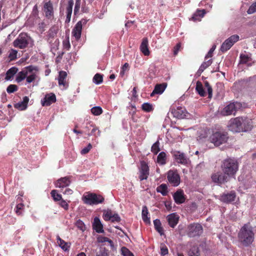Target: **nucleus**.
Returning <instances> with one entry per match:
<instances>
[{
    "mask_svg": "<svg viewBox=\"0 0 256 256\" xmlns=\"http://www.w3.org/2000/svg\"><path fill=\"white\" fill-rule=\"evenodd\" d=\"M254 236L252 228L250 223L244 224L238 234L239 241L245 246H248L252 243Z\"/></svg>",
    "mask_w": 256,
    "mask_h": 256,
    "instance_id": "nucleus-1",
    "label": "nucleus"
},
{
    "mask_svg": "<svg viewBox=\"0 0 256 256\" xmlns=\"http://www.w3.org/2000/svg\"><path fill=\"white\" fill-rule=\"evenodd\" d=\"M220 168L224 173L232 178L238 170V163L234 158H228L222 161Z\"/></svg>",
    "mask_w": 256,
    "mask_h": 256,
    "instance_id": "nucleus-2",
    "label": "nucleus"
},
{
    "mask_svg": "<svg viewBox=\"0 0 256 256\" xmlns=\"http://www.w3.org/2000/svg\"><path fill=\"white\" fill-rule=\"evenodd\" d=\"M82 200L84 204L92 206L102 203L104 198L102 195L88 192L83 195Z\"/></svg>",
    "mask_w": 256,
    "mask_h": 256,
    "instance_id": "nucleus-3",
    "label": "nucleus"
},
{
    "mask_svg": "<svg viewBox=\"0 0 256 256\" xmlns=\"http://www.w3.org/2000/svg\"><path fill=\"white\" fill-rule=\"evenodd\" d=\"M30 38L26 33L20 34L13 42V46L16 48L24 49L28 47Z\"/></svg>",
    "mask_w": 256,
    "mask_h": 256,
    "instance_id": "nucleus-4",
    "label": "nucleus"
},
{
    "mask_svg": "<svg viewBox=\"0 0 256 256\" xmlns=\"http://www.w3.org/2000/svg\"><path fill=\"white\" fill-rule=\"evenodd\" d=\"M228 136L226 134L216 132L210 136V140L215 146H219L226 142Z\"/></svg>",
    "mask_w": 256,
    "mask_h": 256,
    "instance_id": "nucleus-5",
    "label": "nucleus"
},
{
    "mask_svg": "<svg viewBox=\"0 0 256 256\" xmlns=\"http://www.w3.org/2000/svg\"><path fill=\"white\" fill-rule=\"evenodd\" d=\"M202 232V225L199 224L193 223L188 226L186 234L190 238L200 236Z\"/></svg>",
    "mask_w": 256,
    "mask_h": 256,
    "instance_id": "nucleus-6",
    "label": "nucleus"
},
{
    "mask_svg": "<svg viewBox=\"0 0 256 256\" xmlns=\"http://www.w3.org/2000/svg\"><path fill=\"white\" fill-rule=\"evenodd\" d=\"M242 106V104L240 102H231L223 108L222 114L224 116L235 115L236 111L240 110Z\"/></svg>",
    "mask_w": 256,
    "mask_h": 256,
    "instance_id": "nucleus-7",
    "label": "nucleus"
},
{
    "mask_svg": "<svg viewBox=\"0 0 256 256\" xmlns=\"http://www.w3.org/2000/svg\"><path fill=\"white\" fill-rule=\"evenodd\" d=\"M38 68L36 66L30 65L26 66L24 69L18 74L16 80L17 82L19 83L26 78V77L28 74H30L34 71L38 72Z\"/></svg>",
    "mask_w": 256,
    "mask_h": 256,
    "instance_id": "nucleus-8",
    "label": "nucleus"
},
{
    "mask_svg": "<svg viewBox=\"0 0 256 256\" xmlns=\"http://www.w3.org/2000/svg\"><path fill=\"white\" fill-rule=\"evenodd\" d=\"M240 37L237 34H234L224 40L222 44L220 50L222 52H224L229 50L232 46L239 40Z\"/></svg>",
    "mask_w": 256,
    "mask_h": 256,
    "instance_id": "nucleus-9",
    "label": "nucleus"
},
{
    "mask_svg": "<svg viewBox=\"0 0 256 256\" xmlns=\"http://www.w3.org/2000/svg\"><path fill=\"white\" fill-rule=\"evenodd\" d=\"M211 178L214 183L221 185L227 182L229 180L230 177L224 172H217L212 174Z\"/></svg>",
    "mask_w": 256,
    "mask_h": 256,
    "instance_id": "nucleus-10",
    "label": "nucleus"
},
{
    "mask_svg": "<svg viewBox=\"0 0 256 256\" xmlns=\"http://www.w3.org/2000/svg\"><path fill=\"white\" fill-rule=\"evenodd\" d=\"M242 118L238 117L230 120L228 125L229 130L236 132H242Z\"/></svg>",
    "mask_w": 256,
    "mask_h": 256,
    "instance_id": "nucleus-11",
    "label": "nucleus"
},
{
    "mask_svg": "<svg viewBox=\"0 0 256 256\" xmlns=\"http://www.w3.org/2000/svg\"><path fill=\"white\" fill-rule=\"evenodd\" d=\"M174 160L178 164L186 165L188 162V158L186 154L178 150H172L171 152Z\"/></svg>",
    "mask_w": 256,
    "mask_h": 256,
    "instance_id": "nucleus-12",
    "label": "nucleus"
},
{
    "mask_svg": "<svg viewBox=\"0 0 256 256\" xmlns=\"http://www.w3.org/2000/svg\"><path fill=\"white\" fill-rule=\"evenodd\" d=\"M167 178L170 184L174 186H177L180 184V176L176 170H170L168 172Z\"/></svg>",
    "mask_w": 256,
    "mask_h": 256,
    "instance_id": "nucleus-13",
    "label": "nucleus"
},
{
    "mask_svg": "<svg viewBox=\"0 0 256 256\" xmlns=\"http://www.w3.org/2000/svg\"><path fill=\"white\" fill-rule=\"evenodd\" d=\"M139 168L140 175L138 178L140 181L147 180L150 174V168L148 164L144 160L140 162Z\"/></svg>",
    "mask_w": 256,
    "mask_h": 256,
    "instance_id": "nucleus-14",
    "label": "nucleus"
},
{
    "mask_svg": "<svg viewBox=\"0 0 256 256\" xmlns=\"http://www.w3.org/2000/svg\"><path fill=\"white\" fill-rule=\"evenodd\" d=\"M103 218L106 221L110 220L112 222H118L121 218L118 214L110 210H104L102 215Z\"/></svg>",
    "mask_w": 256,
    "mask_h": 256,
    "instance_id": "nucleus-15",
    "label": "nucleus"
},
{
    "mask_svg": "<svg viewBox=\"0 0 256 256\" xmlns=\"http://www.w3.org/2000/svg\"><path fill=\"white\" fill-rule=\"evenodd\" d=\"M236 196V192L234 190L229 192H224L220 196V200L224 203H231L235 200Z\"/></svg>",
    "mask_w": 256,
    "mask_h": 256,
    "instance_id": "nucleus-16",
    "label": "nucleus"
},
{
    "mask_svg": "<svg viewBox=\"0 0 256 256\" xmlns=\"http://www.w3.org/2000/svg\"><path fill=\"white\" fill-rule=\"evenodd\" d=\"M86 22V20H83L79 21L76 23L72 30V35L77 41L80 40L81 36L82 23L84 24Z\"/></svg>",
    "mask_w": 256,
    "mask_h": 256,
    "instance_id": "nucleus-17",
    "label": "nucleus"
},
{
    "mask_svg": "<svg viewBox=\"0 0 256 256\" xmlns=\"http://www.w3.org/2000/svg\"><path fill=\"white\" fill-rule=\"evenodd\" d=\"M56 100V96L54 93H49L45 95L41 100V104L44 106H48L54 103Z\"/></svg>",
    "mask_w": 256,
    "mask_h": 256,
    "instance_id": "nucleus-18",
    "label": "nucleus"
},
{
    "mask_svg": "<svg viewBox=\"0 0 256 256\" xmlns=\"http://www.w3.org/2000/svg\"><path fill=\"white\" fill-rule=\"evenodd\" d=\"M171 113L174 117L178 118H184L187 116L188 114L185 108L182 106L172 108Z\"/></svg>",
    "mask_w": 256,
    "mask_h": 256,
    "instance_id": "nucleus-19",
    "label": "nucleus"
},
{
    "mask_svg": "<svg viewBox=\"0 0 256 256\" xmlns=\"http://www.w3.org/2000/svg\"><path fill=\"white\" fill-rule=\"evenodd\" d=\"M44 12L45 14V16L50 19L54 16V8L52 2L49 0L44 3Z\"/></svg>",
    "mask_w": 256,
    "mask_h": 256,
    "instance_id": "nucleus-20",
    "label": "nucleus"
},
{
    "mask_svg": "<svg viewBox=\"0 0 256 256\" xmlns=\"http://www.w3.org/2000/svg\"><path fill=\"white\" fill-rule=\"evenodd\" d=\"M70 184V177L65 176L57 180L55 184L56 187L63 188L68 186Z\"/></svg>",
    "mask_w": 256,
    "mask_h": 256,
    "instance_id": "nucleus-21",
    "label": "nucleus"
},
{
    "mask_svg": "<svg viewBox=\"0 0 256 256\" xmlns=\"http://www.w3.org/2000/svg\"><path fill=\"white\" fill-rule=\"evenodd\" d=\"M174 202L177 204H181L185 202L186 198L182 190H177L173 195Z\"/></svg>",
    "mask_w": 256,
    "mask_h": 256,
    "instance_id": "nucleus-22",
    "label": "nucleus"
},
{
    "mask_svg": "<svg viewBox=\"0 0 256 256\" xmlns=\"http://www.w3.org/2000/svg\"><path fill=\"white\" fill-rule=\"evenodd\" d=\"M148 41L147 38H144L140 46V50L146 56H148L150 54L148 50Z\"/></svg>",
    "mask_w": 256,
    "mask_h": 256,
    "instance_id": "nucleus-23",
    "label": "nucleus"
},
{
    "mask_svg": "<svg viewBox=\"0 0 256 256\" xmlns=\"http://www.w3.org/2000/svg\"><path fill=\"white\" fill-rule=\"evenodd\" d=\"M167 220L170 226L174 228L178 222L179 217L175 213H172L167 216Z\"/></svg>",
    "mask_w": 256,
    "mask_h": 256,
    "instance_id": "nucleus-24",
    "label": "nucleus"
},
{
    "mask_svg": "<svg viewBox=\"0 0 256 256\" xmlns=\"http://www.w3.org/2000/svg\"><path fill=\"white\" fill-rule=\"evenodd\" d=\"M92 228L98 233H102L104 232L103 226L100 218L98 217H96L94 218V222L92 223Z\"/></svg>",
    "mask_w": 256,
    "mask_h": 256,
    "instance_id": "nucleus-25",
    "label": "nucleus"
},
{
    "mask_svg": "<svg viewBox=\"0 0 256 256\" xmlns=\"http://www.w3.org/2000/svg\"><path fill=\"white\" fill-rule=\"evenodd\" d=\"M29 101V98L25 96L23 98L22 102H18L14 105V107L20 110H25L28 107V104Z\"/></svg>",
    "mask_w": 256,
    "mask_h": 256,
    "instance_id": "nucleus-26",
    "label": "nucleus"
},
{
    "mask_svg": "<svg viewBox=\"0 0 256 256\" xmlns=\"http://www.w3.org/2000/svg\"><path fill=\"white\" fill-rule=\"evenodd\" d=\"M84 129H91L90 132H88V136H100V131L98 130V128L95 126H93L90 124H86L85 126Z\"/></svg>",
    "mask_w": 256,
    "mask_h": 256,
    "instance_id": "nucleus-27",
    "label": "nucleus"
},
{
    "mask_svg": "<svg viewBox=\"0 0 256 256\" xmlns=\"http://www.w3.org/2000/svg\"><path fill=\"white\" fill-rule=\"evenodd\" d=\"M166 87V84L162 83L160 84H157L156 85L154 90L150 94L152 96L154 94H162Z\"/></svg>",
    "mask_w": 256,
    "mask_h": 256,
    "instance_id": "nucleus-28",
    "label": "nucleus"
},
{
    "mask_svg": "<svg viewBox=\"0 0 256 256\" xmlns=\"http://www.w3.org/2000/svg\"><path fill=\"white\" fill-rule=\"evenodd\" d=\"M74 5L73 0H68V4L66 8V22H69L70 20L71 16L72 11V7Z\"/></svg>",
    "mask_w": 256,
    "mask_h": 256,
    "instance_id": "nucleus-29",
    "label": "nucleus"
},
{
    "mask_svg": "<svg viewBox=\"0 0 256 256\" xmlns=\"http://www.w3.org/2000/svg\"><path fill=\"white\" fill-rule=\"evenodd\" d=\"M242 132H247L250 130L252 128V122L251 120L248 118H242Z\"/></svg>",
    "mask_w": 256,
    "mask_h": 256,
    "instance_id": "nucleus-30",
    "label": "nucleus"
},
{
    "mask_svg": "<svg viewBox=\"0 0 256 256\" xmlns=\"http://www.w3.org/2000/svg\"><path fill=\"white\" fill-rule=\"evenodd\" d=\"M67 73L65 71H60L59 72L58 81L59 86H65L66 84V78H67Z\"/></svg>",
    "mask_w": 256,
    "mask_h": 256,
    "instance_id": "nucleus-31",
    "label": "nucleus"
},
{
    "mask_svg": "<svg viewBox=\"0 0 256 256\" xmlns=\"http://www.w3.org/2000/svg\"><path fill=\"white\" fill-rule=\"evenodd\" d=\"M18 71V68L16 67L13 66L10 68L6 72L5 80H11Z\"/></svg>",
    "mask_w": 256,
    "mask_h": 256,
    "instance_id": "nucleus-32",
    "label": "nucleus"
},
{
    "mask_svg": "<svg viewBox=\"0 0 256 256\" xmlns=\"http://www.w3.org/2000/svg\"><path fill=\"white\" fill-rule=\"evenodd\" d=\"M196 90L198 94L201 96H205L206 92L204 90L202 82L198 81L196 83Z\"/></svg>",
    "mask_w": 256,
    "mask_h": 256,
    "instance_id": "nucleus-33",
    "label": "nucleus"
},
{
    "mask_svg": "<svg viewBox=\"0 0 256 256\" xmlns=\"http://www.w3.org/2000/svg\"><path fill=\"white\" fill-rule=\"evenodd\" d=\"M157 162L160 165H164L166 163V154L164 152H160L157 157Z\"/></svg>",
    "mask_w": 256,
    "mask_h": 256,
    "instance_id": "nucleus-34",
    "label": "nucleus"
},
{
    "mask_svg": "<svg viewBox=\"0 0 256 256\" xmlns=\"http://www.w3.org/2000/svg\"><path fill=\"white\" fill-rule=\"evenodd\" d=\"M156 192L160 193L163 196H166L168 192L167 185L162 184L156 188Z\"/></svg>",
    "mask_w": 256,
    "mask_h": 256,
    "instance_id": "nucleus-35",
    "label": "nucleus"
},
{
    "mask_svg": "<svg viewBox=\"0 0 256 256\" xmlns=\"http://www.w3.org/2000/svg\"><path fill=\"white\" fill-rule=\"evenodd\" d=\"M212 60V59L208 60V61L204 62L199 68L197 72V74L200 76L201 74L206 70L208 67L211 65Z\"/></svg>",
    "mask_w": 256,
    "mask_h": 256,
    "instance_id": "nucleus-36",
    "label": "nucleus"
},
{
    "mask_svg": "<svg viewBox=\"0 0 256 256\" xmlns=\"http://www.w3.org/2000/svg\"><path fill=\"white\" fill-rule=\"evenodd\" d=\"M154 224L155 230L162 236L164 234V229L162 226V224L160 220L156 219L154 220Z\"/></svg>",
    "mask_w": 256,
    "mask_h": 256,
    "instance_id": "nucleus-37",
    "label": "nucleus"
},
{
    "mask_svg": "<svg viewBox=\"0 0 256 256\" xmlns=\"http://www.w3.org/2000/svg\"><path fill=\"white\" fill-rule=\"evenodd\" d=\"M148 212L146 206L142 207V218L144 222L146 224L150 223V218L148 217Z\"/></svg>",
    "mask_w": 256,
    "mask_h": 256,
    "instance_id": "nucleus-38",
    "label": "nucleus"
},
{
    "mask_svg": "<svg viewBox=\"0 0 256 256\" xmlns=\"http://www.w3.org/2000/svg\"><path fill=\"white\" fill-rule=\"evenodd\" d=\"M57 242L59 246L64 251H66L68 250L69 246H68V243L65 242L63 240H62L60 236H58L56 238Z\"/></svg>",
    "mask_w": 256,
    "mask_h": 256,
    "instance_id": "nucleus-39",
    "label": "nucleus"
},
{
    "mask_svg": "<svg viewBox=\"0 0 256 256\" xmlns=\"http://www.w3.org/2000/svg\"><path fill=\"white\" fill-rule=\"evenodd\" d=\"M97 241L98 242H100V243H104V242H108L109 243L110 245L111 246H113L112 240L106 236H98L97 238Z\"/></svg>",
    "mask_w": 256,
    "mask_h": 256,
    "instance_id": "nucleus-40",
    "label": "nucleus"
},
{
    "mask_svg": "<svg viewBox=\"0 0 256 256\" xmlns=\"http://www.w3.org/2000/svg\"><path fill=\"white\" fill-rule=\"evenodd\" d=\"M93 82L96 84H99L103 82V76L100 74H96L93 78Z\"/></svg>",
    "mask_w": 256,
    "mask_h": 256,
    "instance_id": "nucleus-41",
    "label": "nucleus"
},
{
    "mask_svg": "<svg viewBox=\"0 0 256 256\" xmlns=\"http://www.w3.org/2000/svg\"><path fill=\"white\" fill-rule=\"evenodd\" d=\"M18 51L14 49H11L8 52V58L10 61H13L17 58Z\"/></svg>",
    "mask_w": 256,
    "mask_h": 256,
    "instance_id": "nucleus-42",
    "label": "nucleus"
},
{
    "mask_svg": "<svg viewBox=\"0 0 256 256\" xmlns=\"http://www.w3.org/2000/svg\"><path fill=\"white\" fill-rule=\"evenodd\" d=\"M188 254L190 256H200V250L198 246H194L190 250Z\"/></svg>",
    "mask_w": 256,
    "mask_h": 256,
    "instance_id": "nucleus-43",
    "label": "nucleus"
},
{
    "mask_svg": "<svg viewBox=\"0 0 256 256\" xmlns=\"http://www.w3.org/2000/svg\"><path fill=\"white\" fill-rule=\"evenodd\" d=\"M50 194L55 202L60 201L62 199V195L58 194L56 190H52L50 192Z\"/></svg>",
    "mask_w": 256,
    "mask_h": 256,
    "instance_id": "nucleus-44",
    "label": "nucleus"
},
{
    "mask_svg": "<svg viewBox=\"0 0 256 256\" xmlns=\"http://www.w3.org/2000/svg\"><path fill=\"white\" fill-rule=\"evenodd\" d=\"M151 151L154 154H156L160 151V142L158 140H157L152 144L151 148Z\"/></svg>",
    "mask_w": 256,
    "mask_h": 256,
    "instance_id": "nucleus-45",
    "label": "nucleus"
},
{
    "mask_svg": "<svg viewBox=\"0 0 256 256\" xmlns=\"http://www.w3.org/2000/svg\"><path fill=\"white\" fill-rule=\"evenodd\" d=\"M91 112L94 116H100L102 113V110L100 106H94L91 108Z\"/></svg>",
    "mask_w": 256,
    "mask_h": 256,
    "instance_id": "nucleus-46",
    "label": "nucleus"
},
{
    "mask_svg": "<svg viewBox=\"0 0 256 256\" xmlns=\"http://www.w3.org/2000/svg\"><path fill=\"white\" fill-rule=\"evenodd\" d=\"M142 110L146 112H150L153 110V106L152 104L148 102L144 103L142 106Z\"/></svg>",
    "mask_w": 256,
    "mask_h": 256,
    "instance_id": "nucleus-47",
    "label": "nucleus"
},
{
    "mask_svg": "<svg viewBox=\"0 0 256 256\" xmlns=\"http://www.w3.org/2000/svg\"><path fill=\"white\" fill-rule=\"evenodd\" d=\"M29 74L30 75L26 77V81L28 84L34 81L37 77L36 74L33 72Z\"/></svg>",
    "mask_w": 256,
    "mask_h": 256,
    "instance_id": "nucleus-48",
    "label": "nucleus"
},
{
    "mask_svg": "<svg viewBox=\"0 0 256 256\" xmlns=\"http://www.w3.org/2000/svg\"><path fill=\"white\" fill-rule=\"evenodd\" d=\"M24 204L22 203L18 204L16 205L15 209V212L17 215H21L22 211L24 208Z\"/></svg>",
    "mask_w": 256,
    "mask_h": 256,
    "instance_id": "nucleus-49",
    "label": "nucleus"
},
{
    "mask_svg": "<svg viewBox=\"0 0 256 256\" xmlns=\"http://www.w3.org/2000/svg\"><path fill=\"white\" fill-rule=\"evenodd\" d=\"M76 226L79 230L82 232L86 230L85 224L80 220H78L76 222Z\"/></svg>",
    "mask_w": 256,
    "mask_h": 256,
    "instance_id": "nucleus-50",
    "label": "nucleus"
},
{
    "mask_svg": "<svg viewBox=\"0 0 256 256\" xmlns=\"http://www.w3.org/2000/svg\"><path fill=\"white\" fill-rule=\"evenodd\" d=\"M204 86L207 88L208 92V98H211L212 95V89L208 81L204 82Z\"/></svg>",
    "mask_w": 256,
    "mask_h": 256,
    "instance_id": "nucleus-51",
    "label": "nucleus"
},
{
    "mask_svg": "<svg viewBox=\"0 0 256 256\" xmlns=\"http://www.w3.org/2000/svg\"><path fill=\"white\" fill-rule=\"evenodd\" d=\"M18 90V87L16 84H10L6 88V91L8 94H11L17 91Z\"/></svg>",
    "mask_w": 256,
    "mask_h": 256,
    "instance_id": "nucleus-52",
    "label": "nucleus"
},
{
    "mask_svg": "<svg viewBox=\"0 0 256 256\" xmlns=\"http://www.w3.org/2000/svg\"><path fill=\"white\" fill-rule=\"evenodd\" d=\"M122 254L124 256H134L133 254L126 248L122 247L121 248Z\"/></svg>",
    "mask_w": 256,
    "mask_h": 256,
    "instance_id": "nucleus-53",
    "label": "nucleus"
},
{
    "mask_svg": "<svg viewBox=\"0 0 256 256\" xmlns=\"http://www.w3.org/2000/svg\"><path fill=\"white\" fill-rule=\"evenodd\" d=\"M202 132H204V134H200L199 136L200 139L208 137L210 133V130L208 128L204 129Z\"/></svg>",
    "mask_w": 256,
    "mask_h": 256,
    "instance_id": "nucleus-54",
    "label": "nucleus"
},
{
    "mask_svg": "<svg viewBox=\"0 0 256 256\" xmlns=\"http://www.w3.org/2000/svg\"><path fill=\"white\" fill-rule=\"evenodd\" d=\"M240 63L246 64L250 60V57L248 55L240 54Z\"/></svg>",
    "mask_w": 256,
    "mask_h": 256,
    "instance_id": "nucleus-55",
    "label": "nucleus"
},
{
    "mask_svg": "<svg viewBox=\"0 0 256 256\" xmlns=\"http://www.w3.org/2000/svg\"><path fill=\"white\" fill-rule=\"evenodd\" d=\"M60 202H59V205L62 208L65 210L67 211L69 208V205L68 203L66 202V200L62 199L60 200Z\"/></svg>",
    "mask_w": 256,
    "mask_h": 256,
    "instance_id": "nucleus-56",
    "label": "nucleus"
},
{
    "mask_svg": "<svg viewBox=\"0 0 256 256\" xmlns=\"http://www.w3.org/2000/svg\"><path fill=\"white\" fill-rule=\"evenodd\" d=\"M92 145L89 143L88 144V145L87 146L85 147L84 148H82L81 151H80V153L82 154H88L90 151V150L92 149Z\"/></svg>",
    "mask_w": 256,
    "mask_h": 256,
    "instance_id": "nucleus-57",
    "label": "nucleus"
},
{
    "mask_svg": "<svg viewBox=\"0 0 256 256\" xmlns=\"http://www.w3.org/2000/svg\"><path fill=\"white\" fill-rule=\"evenodd\" d=\"M256 12V4L255 3H253L248 8L247 10L248 14H252Z\"/></svg>",
    "mask_w": 256,
    "mask_h": 256,
    "instance_id": "nucleus-58",
    "label": "nucleus"
},
{
    "mask_svg": "<svg viewBox=\"0 0 256 256\" xmlns=\"http://www.w3.org/2000/svg\"><path fill=\"white\" fill-rule=\"evenodd\" d=\"M196 15L198 16V17L201 19L202 18L204 17L205 14L206 10H198V9L196 11L194 12Z\"/></svg>",
    "mask_w": 256,
    "mask_h": 256,
    "instance_id": "nucleus-59",
    "label": "nucleus"
},
{
    "mask_svg": "<svg viewBox=\"0 0 256 256\" xmlns=\"http://www.w3.org/2000/svg\"><path fill=\"white\" fill-rule=\"evenodd\" d=\"M216 48V46L214 44L210 50L209 52L205 56V59H208L209 58H212V54Z\"/></svg>",
    "mask_w": 256,
    "mask_h": 256,
    "instance_id": "nucleus-60",
    "label": "nucleus"
},
{
    "mask_svg": "<svg viewBox=\"0 0 256 256\" xmlns=\"http://www.w3.org/2000/svg\"><path fill=\"white\" fill-rule=\"evenodd\" d=\"M80 7V0H76L74 8V14H76L79 12Z\"/></svg>",
    "mask_w": 256,
    "mask_h": 256,
    "instance_id": "nucleus-61",
    "label": "nucleus"
},
{
    "mask_svg": "<svg viewBox=\"0 0 256 256\" xmlns=\"http://www.w3.org/2000/svg\"><path fill=\"white\" fill-rule=\"evenodd\" d=\"M63 46L64 48L68 50L70 48V44L69 42V38H68L67 40L63 41Z\"/></svg>",
    "mask_w": 256,
    "mask_h": 256,
    "instance_id": "nucleus-62",
    "label": "nucleus"
},
{
    "mask_svg": "<svg viewBox=\"0 0 256 256\" xmlns=\"http://www.w3.org/2000/svg\"><path fill=\"white\" fill-rule=\"evenodd\" d=\"M161 254L163 256L166 255L168 254V249L165 245L160 246Z\"/></svg>",
    "mask_w": 256,
    "mask_h": 256,
    "instance_id": "nucleus-63",
    "label": "nucleus"
},
{
    "mask_svg": "<svg viewBox=\"0 0 256 256\" xmlns=\"http://www.w3.org/2000/svg\"><path fill=\"white\" fill-rule=\"evenodd\" d=\"M181 47V44L180 42L178 43L174 47V56L177 55L178 51L180 50V48Z\"/></svg>",
    "mask_w": 256,
    "mask_h": 256,
    "instance_id": "nucleus-64",
    "label": "nucleus"
}]
</instances>
